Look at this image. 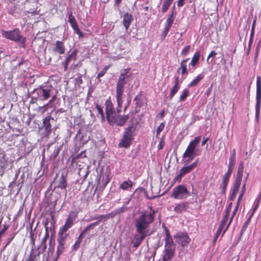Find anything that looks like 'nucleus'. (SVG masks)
Segmentation results:
<instances>
[{
    "instance_id": "26",
    "label": "nucleus",
    "mask_w": 261,
    "mask_h": 261,
    "mask_svg": "<svg viewBox=\"0 0 261 261\" xmlns=\"http://www.w3.org/2000/svg\"><path fill=\"white\" fill-rule=\"evenodd\" d=\"M200 52L197 51L192 57V60L190 63V65H191L193 67L195 66L196 64L198 63L200 58Z\"/></svg>"
},
{
    "instance_id": "41",
    "label": "nucleus",
    "mask_w": 261,
    "mask_h": 261,
    "mask_svg": "<svg viewBox=\"0 0 261 261\" xmlns=\"http://www.w3.org/2000/svg\"><path fill=\"white\" fill-rule=\"evenodd\" d=\"M188 95H189V90L188 89H185L182 91V94L180 96L179 101H184Z\"/></svg>"
},
{
    "instance_id": "51",
    "label": "nucleus",
    "mask_w": 261,
    "mask_h": 261,
    "mask_svg": "<svg viewBox=\"0 0 261 261\" xmlns=\"http://www.w3.org/2000/svg\"><path fill=\"white\" fill-rule=\"evenodd\" d=\"M216 55H217V53H216L215 51H212L210 53V54L208 55V57H207V60H206L207 62L208 63H210V62H209V60H210V58H211V57H215L216 56Z\"/></svg>"
},
{
    "instance_id": "15",
    "label": "nucleus",
    "mask_w": 261,
    "mask_h": 261,
    "mask_svg": "<svg viewBox=\"0 0 261 261\" xmlns=\"http://www.w3.org/2000/svg\"><path fill=\"white\" fill-rule=\"evenodd\" d=\"M175 248H165L163 261H169L174 256Z\"/></svg>"
},
{
    "instance_id": "14",
    "label": "nucleus",
    "mask_w": 261,
    "mask_h": 261,
    "mask_svg": "<svg viewBox=\"0 0 261 261\" xmlns=\"http://www.w3.org/2000/svg\"><path fill=\"white\" fill-rule=\"evenodd\" d=\"M198 162V159H197L194 163H193L192 164L184 166L180 170L181 171V174H184V175L190 173L192 170L195 168L197 165V163Z\"/></svg>"
},
{
    "instance_id": "2",
    "label": "nucleus",
    "mask_w": 261,
    "mask_h": 261,
    "mask_svg": "<svg viewBox=\"0 0 261 261\" xmlns=\"http://www.w3.org/2000/svg\"><path fill=\"white\" fill-rule=\"evenodd\" d=\"M201 140V137H195L191 141L187 147L182 157L184 159L188 158V161L192 160L195 156L199 154V149L197 148Z\"/></svg>"
},
{
    "instance_id": "39",
    "label": "nucleus",
    "mask_w": 261,
    "mask_h": 261,
    "mask_svg": "<svg viewBox=\"0 0 261 261\" xmlns=\"http://www.w3.org/2000/svg\"><path fill=\"white\" fill-rule=\"evenodd\" d=\"M179 88V86H174V87L171 90L170 93L169 95V98L172 99L174 94L177 92Z\"/></svg>"
},
{
    "instance_id": "37",
    "label": "nucleus",
    "mask_w": 261,
    "mask_h": 261,
    "mask_svg": "<svg viewBox=\"0 0 261 261\" xmlns=\"http://www.w3.org/2000/svg\"><path fill=\"white\" fill-rule=\"evenodd\" d=\"M116 100H117V105H118L116 113L117 114H118L121 110V107H122V95H120V100H118L117 95H116Z\"/></svg>"
},
{
    "instance_id": "31",
    "label": "nucleus",
    "mask_w": 261,
    "mask_h": 261,
    "mask_svg": "<svg viewBox=\"0 0 261 261\" xmlns=\"http://www.w3.org/2000/svg\"><path fill=\"white\" fill-rule=\"evenodd\" d=\"M84 234H82V232L80 234V235L79 236V237H78L76 241L75 242V243L72 246L73 250H77L80 247V244H81L82 239H83V236Z\"/></svg>"
},
{
    "instance_id": "57",
    "label": "nucleus",
    "mask_w": 261,
    "mask_h": 261,
    "mask_svg": "<svg viewBox=\"0 0 261 261\" xmlns=\"http://www.w3.org/2000/svg\"><path fill=\"white\" fill-rule=\"evenodd\" d=\"M184 175V174H181V171L180 170L179 174L177 175V176L175 177V179H180L181 177Z\"/></svg>"
},
{
    "instance_id": "48",
    "label": "nucleus",
    "mask_w": 261,
    "mask_h": 261,
    "mask_svg": "<svg viewBox=\"0 0 261 261\" xmlns=\"http://www.w3.org/2000/svg\"><path fill=\"white\" fill-rule=\"evenodd\" d=\"M165 127V124L164 123H161L160 125L159 126V127L157 128L156 130V136H158L160 133L163 130Z\"/></svg>"
},
{
    "instance_id": "59",
    "label": "nucleus",
    "mask_w": 261,
    "mask_h": 261,
    "mask_svg": "<svg viewBox=\"0 0 261 261\" xmlns=\"http://www.w3.org/2000/svg\"><path fill=\"white\" fill-rule=\"evenodd\" d=\"M256 21V17H255L254 18V20H253V23H252V28H251V29H252V30H255Z\"/></svg>"
},
{
    "instance_id": "3",
    "label": "nucleus",
    "mask_w": 261,
    "mask_h": 261,
    "mask_svg": "<svg viewBox=\"0 0 261 261\" xmlns=\"http://www.w3.org/2000/svg\"><path fill=\"white\" fill-rule=\"evenodd\" d=\"M53 91V87L51 86H41L34 91V94L37 95V98L40 100H44L48 99Z\"/></svg>"
},
{
    "instance_id": "38",
    "label": "nucleus",
    "mask_w": 261,
    "mask_h": 261,
    "mask_svg": "<svg viewBox=\"0 0 261 261\" xmlns=\"http://www.w3.org/2000/svg\"><path fill=\"white\" fill-rule=\"evenodd\" d=\"M239 204H240V203L237 202V206H236V208H234V210L233 211V213H232V216L231 217V218H230V219L229 220V222L227 224V226H226V228H225V230L224 231V232H225L227 230V229H228V228L230 223L231 222V221H232V220L233 219V217L236 215V213H237V212L238 211Z\"/></svg>"
},
{
    "instance_id": "17",
    "label": "nucleus",
    "mask_w": 261,
    "mask_h": 261,
    "mask_svg": "<svg viewBox=\"0 0 261 261\" xmlns=\"http://www.w3.org/2000/svg\"><path fill=\"white\" fill-rule=\"evenodd\" d=\"M165 248H175L172 238L170 235L169 231L168 230H166Z\"/></svg>"
},
{
    "instance_id": "21",
    "label": "nucleus",
    "mask_w": 261,
    "mask_h": 261,
    "mask_svg": "<svg viewBox=\"0 0 261 261\" xmlns=\"http://www.w3.org/2000/svg\"><path fill=\"white\" fill-rule=\"evenodd\" d=\"M67 186L66 180L63 175H62L59 180L57 181L56 187L61 189H65Z\"/></svg>"
},
{
    "instance_id": "44",
    "label": "nucleus",
    "mask_w": 261,
    "mask_h": 261,
    "mask_svg": "<svg viewBox=\"0 0 261 261\" xmlns=\"http://www.w3.org/2000/svg\"><path fill=\"white\" fill-rule=\"evenodd\" d=\"M98 222H95L88 226L83 231L82 234H85L86 231L89 230L90 229L93 228L94 227L98 225Z\"/></svg>"
},
{
    "instance_id": "34",
    "label": "nucleus",
    "mask_w": 261,
    "mask_h": 261,
    "mask_svg": "<svg viewBox=\"0 0 261 261\" xmlns=\"http://www.w3.org/2000/svg\"><path fill=\"white\" fill-rule=\"evenodd\" d=\"M65 248V243H58V246H57V254H58V256H59L63 251H64Z\"/></svg>"
},
{
    "instance_id": "20",
    "label": "nucleus",
    "mask_w": 261,
    "mask_h": 261,
    "mask_svg": "<svg viewBox=\"0 0 261 261\" xmlns=\"http://www.w3.org/2000/svg\"><path fill=\"white\" fill-rule=\"evenodd\" d=\"M134 130V128L133 126H128L127 128H125L123 136L125 138L129 139L132 141L133 138V132Z\"/></svg>"
},
{
    "instance_id": "9",
    "label": "nucleus",
    "mask_w": 261,
    "mask_h": 261,
    "mask_svg": "<svg viewBox=\"0 0 261 261\" xmlns=\"http://www.w3.org/2000/svg\"><path fill=\"white\" fill-rule=\"evenodd\" d=\"M174 237L176 242L183 247L187 245L190 241V239L187 233L179 232Z\"/></svg>"
},
{
    "instance_id": "4",
    "label": "nucleus",
    "mask_w": 261,
    "mask_h": 261,
    "mask_svg": "<svg viewBox=\"0 0 261 261\" xmlns=\"http://www.w3.org/2000/svg\"><path fill=\"white\" fill-rule=\"evenodd\" d=\"M256 103L255 106V119L257 121L260 114L261 104V77L257 76L256 78Z\"/></svg>"
},
{
    "instance_id": "6",
    "label": "nucleus",
    "mask_w": 261,
    "mask_h": 261,
    "mask_svg": "<svg viewBox=\"0 0 261 261\" xmlns=\"http://www.w3.org/2000/svg\"><path fill=\"white\" fill-rule=\"evenodd\" d=\"M2 35L4 37L15 42L20 41L22 38L17 29L10 31L2 30Z\"/></svg>"
},
{
    "instance_id": "36",
    "label": "nucleus",
    "mask_w": 261,
    "mask_h": 261,
    "mask_svg": "<svg viewBox=\"0 0 261 261\" xmlns=\"http://www.w3.org/2000/svg\"><path fill=\"white\" fill-rule=\"evenodd\" d=\"M227 220H228L226 219V217L223 218V219L221 221V225L218 228L219 229V231H222L223 229L225 230V229L227 225V224H226ZM224 231V230H223V231ZM224 233H225V232H223L222 234H223Z\"/></svg>"
},
{
    "instance_id": "62",
    "label": "nucleus",
    "mask_w": 261,
    "mask_h": 261,
    "mask_svg": "<svg viewBox=\"0 0 261 261\" xmlns=\"http://www.w3.org/2000/svg\"><path fill=\"white\" fill-rule=\"evenodd\" d=\"M255 30L251 29V33H250V38L251 39H253V37L254 34Z\"/></svg>"
},
{
    "instance_id": "5",
    "label": "nucleus",
    "mask_w": 261,
    "mask_h": 261,
    "mask_svg": "<svg viewBox=\"0 0 261 261\" xmlns=\"http://www.w3.org/2000/svg\"><path fill=\"white\" fill-rule=\"evenodd\" d=\"M189 195L187 188L182 185L174 188L172 193V197L177 199H185Z\"/></svg>"
},
{
    "instance_id": "27",
    "label": "nucleus",
    "mask_w": 261,
    "mask_h": 261,
    "mask_svg": "<svg viewBox=\"0 0 261 261\" xmlns=\"http://www.w3.org/2000/svg\"><path fill=\"white\" fill-rule=\"evenodd\" d=\"M203 79V75L202 74H199L195 79H194L189 84V87H192L196 86L198 83Z\"/></svg>"
},
{
    "instance_id": "42",
    "label": "nucleus",
    "mask_w": 261,
    "mask_h": 261,
    "mask_svg": "<svg viewBox=\"0 0 261 261\" xmlns=\"http://www.w3.org/2000/svg\"><path fill=\"white\" fill-rule=\"evenodd\" d=\"M130 201V199L129 198L126 201L124 202L123 206L118 208L117 210V212L119 213H123L124 211H125L127 209V208L126 207V205H127L129 203Z\"/></svg>"
},
{
    "instance_id": "10",
    "label": "nucleus",
    "mask_w": 261,
    "mask_h": 261,
    "mask_svg": "<svg viewBox=\"0 0 261 261\" xmlns=\"http://www.w3.org/2000/svg\"><path fill=\"white\" fill-rule=\"evenodd\" d=\"M105 105L107 119V120L108 119H112L113 116H114L116 113L115 112L113 105L110 98L106 100Z\"/></svg>"
},
{
    "instance_id": "56",
    "label": "nucleus",
    "mask_w": 261,
    "mask_h": 261,
    "mask_svg": "<svg viewBox=\"0 0 261 261\" xmlns=\"http://www.w3.org/2000/svg\"><path fill=\"white\" fill-rule=\"evenodd\" d=\"M164 146V140L163 139H162L160 141V144L159 145V149H162Z\"/></svg>"
},
{
    "instance_id": "64",
    "label": "nucleus",
    "mask_w": 261,
    "mask_h": 261,
    "mask_svg": "<svg viewBox=\"0 0 261 261\" xmlns=\"http://www.w3.org/2000/svg\"><path fill=\"white\" fill-rule=\"evenodd\" d=\"M208 141V138H206L202 142V144L201 145L202 146L204 145L205 144V143L207 142V141Z\"/></svg>"
},
{
    "instance_id": "35",
    "label": "nucleus",
    "mask_w": 261,
    "mask_h": 261,
    "mask_svg": "<svg viewBox=\"0 0 261 261\" xmlns=\"http://www.w3.org/2000/svg\"><path fill=\"white\" fill-rule=\"evenodd\" d=\"M236 164V158H234V155H231L229 158V162L228 164V170H233V166Z\"/></svg>"
},
{
    "instance_id": "7",
    "label": "nucleus",
    "mask_w": 261,
    "mask_h": 261,
    "mask_svg": "<svg viewBox=\"0 0 261 261\" xmlns=\"http://www.w3.org/2000/svg\"><path fill=\"white\" fill-rule=\"evenodd\" d=\"M65 49L64 42L57 40L52 44L50 51L53 55L56 56L64 54L65 52Z\"/></svg>"
},
{
    "instance_id": "40",
    "label": "nucleus",
    "mask_w": 261,
    "mask_h": 261,
    "mask_svg": "<svg viewBox=\"0 0 261 261\" xmlns=\"http://www.w3.org/2000/svg\"><path fill=\"white\" fill-rule=\"evenodd\" d=\"M245 190H246V181H244V184L242 187L241 193L240 194L239 198H238V203H240L241 200H242V198L245 192Z\"/></svg>"
},
{
    "instance_id": "50",
    "label": "nucleus",
    "mask_w": 261,
    "mask_h": 261,
    "mask_svg": "<svg viewBox=\"0 0 261 261\" xmlns=\"http://www.w3.org/2000/svg\"><path fill=\"white\" fill-rule=\"evenodd\" d=\"M48 237H49V234H48V232L47 230H46L45 234V236L42 238L41 243L46 244L47 240Z\"/></svg>"
},
{
    "instance_id": "33",
    "label": "nucleus",
    "mask_w": 261,
    "mask_h": 261,
    "mask_svg": "<svg viewBox=\"0 0 261 261\" xmlns=\"http://www.w3.org/2000/svg\"><path fill=\"white\" fill-rule=\"evenodd\" d=\"M173 0H165L162 5V12L165 13L168 9Z\"/></svg>"
},
{
    "instance_id": "55",
    "label": "nucleus",
    "mask_w": 261,
    "mask_h": 261,
    "mask_svg": "<svg viewBox=\"0 0 261 261\" xmlns=\"http://www.w3.org/2000/svg\"><path fill=\"white\" fill-rule=\"evenodd\" d=\"M230 210H231L230 207H227V208L226 209V214L224 216L223 218L226 217V219L228 220V215H229V213L230 212Z\"/></svg>"
},
{
    "instance_id": "16",
    "label": "nucleus",
    "mask_w": 261,
    "mask_h": 261,
    "mask_svg": "<svg viewBox=\"0 0 261 261\" xmlns=\"http://www.w3.org/2000/svg\"><path fill=\"white\" fill-rule=\"evenodd\" d=\"M133 20V16L128 13H126L123 18L122 23L124 25L126 30H127L129 25Z\"/></svg>"
},
{
    "instance_id": "58",
    "label": "nucleus",
    "mask_w": 261,
    "mask_h": 261,
    "mask_svg": "<svg viewBox=\"0 0 261 261\" xmlns=\"http://www.w3.org/2000/svg\"><path fill=\"white\" fill-rule=\"evenodd\" d=\"M184 4V0H178L177 1V6L178 7L182 6Z\"/></svg>"
},
{
    "instance_id": "24",
    "label": "nucleus",
    "mask_w": 261,
    "mask_h": 261,
    "mask_svg": "<svg viewBox=\"0 0 261 261\" xmlns=\"http://www.w3.org/2000/svg\"><path fill=\"white\" fill-rule=\"evenodd\" d=\"M133 186V182L130 180H127L123 181L120 185V188L123 190H128L130 189Z\"/></svg>"
},
{
    "instance_id": "60",
    "label": "nucleus",
    "mask_w": 261,
    "mask_h": 261,
    "mask_svg": "<svg viewBox=\"0 0 261 261\" xmlns=\"http://www.w3.org/2000/svg\"><path fill=\"white\" fill-rule=\"evenodd\" d=\"M76 82H77V84H79V85L83 83L82 77L81 76L79 77L76 79Z\"/></svg>"
},
{
    "instance_id": "32",
    "label": "nucleus",
    "mask_w": 261,
    "mask_h": 261,
    "mask_svg": "<svg viewBox=\"0 0 261 261\" xmlns=\"http://www.w3.org/2000/svg\"><path fill=\"white\" fill-rule=\"evenodd\" d=\"M75 55H76V52L75 51H73L69 56H68L66 58V59L64 63V66L65 70L67 69V67H68V63H69L70 60L72 58L75 57Z\"/></svg>"
},
{
    "instance_id": "63",
    "label": "nucleus",
    "mask_w": 261,
    "mask_h": 261,
    "mask_svg": "<svg viewBox=\"0 0 261 261\" xmlns=\"http://www.w3.org/2000/svg\"><path fill=\"white\" fill-rule=\"evenodd\" d=\"M178 81H179L178 77H176V79H175V85H174V86H179L178 85Z\"/></svg>"
},
{
    "instance_id": "19",
    "label": "nucleus",
    "mask_w": 261,
    "mask_h": 261,
    "mask_svg": "<svg viewBox=\"0 0 261 261\" xmlns=\"http://www.w3.org/2000/svg\"><path fill=\"white\" fill-rule=\"evenodd\" d=\"M188 207L187 203H181L177 204L174 208V211L176 213H181L187 211Z\"/></svg>"
},
{
    "instance_id": "52",
    "label": "nucleus",
    "mask_w": 261,
    "mask_h": 261,
    "mask_svg": "<svg viewBox=\"0 0 261 261\" xmlns=\"http://www.w3.org/2000/svg\"><path fill=\"white\" fill-rule=\"evenodd\" d=\"M129 71V68L124 69L121 71V74L120 75H122V76H124V77H125V76L128 73Z\"/></svg>"
},
{
    "instance_id": "30",
    "label": "nucleus",
    "mask_w": 261,
    "mask_h": 261,
    "mask_svg": "<svg viewBox=\"0 0 261 261\" xmlns=\"http://www.w3.org/2000/svg\"><path fill=\"white\" fill-rule=\"evenodd\" d=\"M69 22L73 29H77L78 25L76 20L73 16L71 14L69 15Z\"/></svg>"
},
{
    "instance_id": "8",
    "label": "nucleus",
    "mask_w": 261,
    "mask_h": 261,
    "mask_svg": "<svg viewBox=\"0 0 261 261\" xmlns=\"http://www.w3.org/2000/svg\"><path fill=\"white\" fill-rule=\"evenodd\" d=\"M128 119V116L123 115L121 116L117 113L113 116L112 119H108V121L110 124L113 125L114 124L118 126H123Z\"/></svg>"
},
{
    "instance_id": "61",
    "label": "nucleus",
    "mask_w": 261,
    "mask_h": 261,
    "mask_svg": "<svg viewBox=\"0 0 261 261\" xmlns=\"http://www.w3.org/2000/svg\"><path fill=\"white\" fill-rule=\"evenodd\" d=\"M74 30L76 32V34L79 35V36H81L82 32L80 31L79 27H77V29H74Z\"/></svg>"
},
{
    "instance_id": "28",
    "label": "nucleus",
    "mask_w": 261,
    "mask_h": 261,
    "mask_svg": "<svg viewBox=\"0 0 261 261\" xmlns=\"http://www.w3.org/2000/svg\"><path fill=\"white\" fill-rule=\"evenodd\" d=\"M240 187V185L234 184L232 190V193L230 196V199L231 200H233L236 198L238 192L239 190Z\"/></svg>"
},
{
    "instance_id": "22",
    "label": "nucleus",
    "mask_w": 261,
    "mask_h": 261,
    "mask_svg": "<svg viewBox=\"0 0 261 261\" xmlns=\"http://www.w3.org/2000/svg\"><path fill=\"white\" fill-rule=\"evenodd\" d=\"M131 142L132 140L123 136L119 144V146L120 147L127 148L130 146Z\"/></svg>"
},
{
    "instance_id": "49",
    "label": "nucleus",
    "mask_w": 261,
    "mask_h": 261,
    "mask_svg": "<svg viewBox=\"0 0 261 261\" xmlns=\"http://www.w3.org/2000/svg\"><path fill=\"white\" fill-rule=\"evenodd\" d=\"M46 244H44V243H41L39 247H38V249L39 250V252H43V251H45V250L46 249Z\"/></svg>"
},
{
    "instance_id": "43",
    "label": "nucleus",
    "mask_w": 261,
    "mask_h": 261,
    "mask_svg": "<svg viewBox=\"0 0 261 261\" xmlns=\"http://www.w3.org/2000/svg\"><path fill=\"white\" fill-rule=\"evenodd\" d=\"M174 19L173 18L172 15H170L166 20V27H168L170 29L173 22Z\"/></svg>"
},
{
    "instance_id": "45",
    "label": "nucleus",
    "mask_w": 261,
    "mask_h": 261,
    "mask_svg": "<svg viewBox=\"0 0 261 261\" xmlns=\"http://www.w3.org/2000/svg\"><path fill=\"white\" fill-rule=\"evenodd\" d=\"M109 68V66H106L98 74L97 77L99 79L100 77H102L104 75V74L106 73L107 70Z\"/></svg>"
},
{
    "instance_id": "53",
    "label": "nucleus",
    "mask_w": 261,
    "mask_h": 261,
    "mask_svg": "<svg viewBox=\"0 0 261 261\" xmlns=\"http://www.w3.org/2000/svg\"><path fill=\"white\" fill-rule=\"evenodd\" d=\"M256 203L255 205L254 206V208L253 209V212H252V214H251L250 217H251L252 216V215L254 213L255 211L258 208V204H259V201H260V198H259L257 200H256Z\"/></svg>"
},
{
    "instance_id": "29",
    "label": "nucleus",
    "mask_w": 261,
    "mask_h": 261,
    "mask_svg": "<svg viewBox=\"0 0 261 261\" xmlns=\"http://www.w3.org/2000/svg\"><path fill=\"white\" fill-rule=\"evenodd\" d=\"M232 171L230 170H228L227 172L225 174L223 178V185H224V188H225L228 183L230 175L232 173Z\"/></svg>"
},
{
    "instance_id": "23",
    "label": "nucleus",
    "mask_w": 261,
    "mask_h": 261,
    "mask_svg": "<svg viewBox=\"0 0 261 261\" xmlns=\"http://www.w3.org/2000/svg\"><path fill=\"white\" fill-rule=\"evenodd\" d=\"M66 232V231H63L62 229H60L59 232V236L57 239L58 243H65V239L67 237V234L65 233Z\"/></svg>"
},
{
    "instance_id": "13",
    "label": "nucleus",
    "mask_w": 261,
    "mask_h": 261,
    "mask_svg": "<svg viewBox=\"0 0 261 261\" xmlns=\"http://www.w3.org/2000/svg\"><path fill=\"white\" fill-rule=\"evenodd\" d=\"M244 163L242 161L239 163V167L237 171V177L234 184L237 185H241L242 179L244 172Z\"/></svg>"
},
{
    "instance_id": "25",
    "label": "nucleus",
    "mask_w": 261,
    "mask_h": 261,
    "mask_svg": "<svg viewBox=\"0 0 261 261\" xmlns=\"http://www.w3.org/2000/svg\"><path fill=\"white\" fill-rule=\"evenodd\" d=\"M189 59H184L181 61L180 63V66L179 69L178 70V72L180 70H181V73L182 75L185 74L187 72V62L189 61Z\"/></svg>"
},
{
    "instance_id": "1",
    "label": "nucleus",
    "mask_w": 261,
    "mask_h": 261,
    "mask_svg": "<svg viewBox=\"0 0 261 261\" xmlns=\"http://www.w3.org/2000/svg\"><path fill=\"white\" fill-rule=\"evenodd\" d=\"M153 213L144 211L135 219L136 233L132 239L134 247H139L146 236L149 235L148 227L153 221Z\"/></svg>"
},
{
    "instance_id": "12",
    "label": "nucleus",
    "mask_w": 261,
    "mask_h": 261,
    "mask_svg": "<svg viewBox=\"0 0 261 261\" xmlns=\"http://www.w3.org/2000/svg\"><path fill=\"white\" fill-rule=\"evenodd\" d=\"M125 79V77H124V76H122V75H120L118 79V81L116 87V95H117L118 100H120V95H122L123 94V87L125 84L126 83Z\"/></svg>"
},
{
    "instance_id": "11",
    "label": "nucleus",
    "mask_w": 261,
    "mask_h": 261,
    "mask_svg": "<svg viewBox=\"0 0 261 261\" xmlns=\"http://www.w3.org/2000/svg\"><path fill=\"white\" fill-rule=\"evenodd\" d=\"M51 121L54 122V119L51 118L50 116L46 117L43 121V126L42 128L44 129L45 135L48 136L51 132Z\"/></svg>"
},
{
    "instance_id": "18",
    "label": "nucleus",
    "mask_w": 261,
    "mask_h": 261,
    "mask_svg": "<svg viewBox=\"0 0 261 261\" xmlns=\"http://www.w3.org/2000/svg\"><path fill=\"white\" fill-rule=\"evenodd\" d=\"M75 220V217H72L71 214H70L67 219L65 225L61 227L60 229H62L63 231H67V230L70 228L73 225V222Z\"/></svg>"
},
{
    "instance_id": "54",
    "label": "nucleus",
    "mask_w": 261,
    "mask_h": 261,
    "mask_svg": "<svg viewBox=\"0 0 261 261\" xmlns=\"http://www.w3.org/2000/svg\"><path fill=\"white\" fill-rule=\"evenodd\" d=\"M169 30H170V28H169L168 27H165L164 31H163V33H162V36L164 38H165L166 36V35L168 33Z\"/></svg>"
},
{
    "instance_id": "47",
    "label": "nucleus",
    "mask_w": 261,
    "mask_h": 261,
    "mask_svg": "<svg viewBox=\"0 0 261 261\" xmlns=\"http://www.w3.org/2000/svg\"><path fill=\"white\" fill-rule=\"evenodd\" d=\"M190 47V45H188L185 47L181 52V55L183 56H186L189 51Z\"/></svg>"
},
{
    "instance_id": "46",
    "label": "nucleus",
    "mask_w": 261,
    "mask_h": 261,
    "mask_svg": "<svg viewBox=\"0 0 261 261\" xmlns=\"http://www.w3.org/2000/svg\"><path fill=\"white\" fill-rule=\"evenodd\" d=\"M96 108L99 114L101 115V117L102 121L105 120V115L102 110V109L98 105H96Z\"/></svg>"
}]
</instances>
